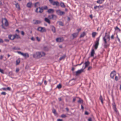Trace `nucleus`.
Returning <instances> with one entry per match:
<instances>
[{
	"mask_svg": "<svg viewBox=\"0 0 121 121\" xmlns=\"http://www.w3.org/2000/svg\"><path fill=\"white\" fill-rule=\"evenodd\" d=\"M108 34L107 32H106L105 35L103 37L104 46L105 48H107L109 46V44H108V42L110 40L109 32H108Z\"/></svg>",
	"mask_w": 121,
	"mask_h": 121,
	"instance_id": "obj_1",
	"label": "nucleus"
},
{
	"mask_svg": "<svg viewBox=\"0 0 121 121\" xmlns=\"http://www.w3.org/2000/svg\"><path fill=\"white\" fill-rule=\"evenodd\" d=\"M2 26L3 28L6 29V28L4 26H8L9 24L7 20L5 18L3 19L2 21Z\"/></svg>",
	"mask_w": 121,
	"mask_h": 121,
	"instance_id": "obj_2",
	"label": "nucleus"
},
{
	"mask_svg": "<svg viewBox=\"0 0 121 121\" xmlns=\"http://www.w3.org/2000/svg\"><path fill=\"white\" fill-rule=\"evenodd\" d=\"M37 57L40 58L42 56H44L45 55V53L43 52H38L36 53Z\"/></svg>",
	"mask_w": 121,
	"mask_h": 121,
	"instance_id": "obj_3",
	"label": "nucleus"
},
{
	"mask_svg": "<svg viewBox=\"0 0 121 121\" xmlns=\"http://www.w3.org/2000/svg\"><path fill=\"white\" fill-rule=\"evenodd\" d=\"M51 4L53 5H56L57 6H59V3L57 1H54L53 0H49Z\"/></svg>",
	"mask_w": 121,
	"mask_h": 121,
	"instance_id": "obj_4",
	"label": "nucleus"
},
{
	"mask_svg": "<svg viewBox=\"0 0 121 121\" xmlns=\"http://www.w3.org/2000/svg\"><path fill=\"white\" fill-rule=\"evenodd\" d=\"M99 37L96 39V40L95 42V44L94 45V47L95 49H97L98 46L99 45Z\"/></svg>",
	"mask_w": 121,
	"mask_h": 121,
	"instance_id": "obj_5",
	"label": "nucleus"
},
{
	"mask_svg": "<svg viewBox=\"0 0 121 121\" xmlns=\"http://www.w3.org/2000/svg\"><path fill=\"white\" fill-rule=\"evenodd\" d=\"M56 13L58 15L60 16H62L65 13L64 12L61 11L59 9L56 10Z\"/></svg>",
	"mask_w": 121,
	"mask_h": 121,
	"instance_id": "obj_6",
	"label": "nucleus"
},
{
	"mask_svg": "<svg viewBox=\"0 0 121 121\" xmlns=\"http://www.w3.org/2000/svg\"><path fill=\"white\" fill-rule=\"evenodd\" d=\"M35 12L37 13L39 12L40 13H42L43 12L42 10L41 9V7H39L37 8Z\"/></svg>",
	"mask_w": 121,
	"mask_h": 121,
	"instance_id": "obj_7",
	"label": "nucleus"
},
{
	"mask_svg": "<svg viewBox=\"0 0 121 121\" xmlns=\"http://www.w3.org/2000/svg\"><path fill=\"white\" fill-rule=\"evenodd\" d=\"M116 74V73L115 71H113L110 74L111 77L112 78H113L114 76Z\"/></svg>",
	"mask_w": 121,
	"mask_h": 121,
	"instance_id": "obj_8",
	"label": "nucleus"
},
{
	"mask_svg": "<svg viewBox=\"0 0 121 121\" xmlns=\"http://www.w3.org/2000/svg\"><path fill=\"white\" fill-rule=\"evenodd\" d=\"M84 69H80L77 71L76 73V75H78L79 74H80L81 73L83 72Z\"/></svg>",
	"mask_w": 121,
	"mask_h": 121,
	"instance_id": "obj_9",
	"label": "nucleus"
},
{
	"mask_svg": "<svg viewBox=\"0 0 121 121\" xmlns=\"http://www.w3.org/2000/svg\"><path fill=\"white\" fill-rule=\"evenodd\" d=\"M56 41L58 42H61L64 41V39L63 38H59L56 39Z\"/></svg>",
	"mask_w": 121,
	"mask_h": 121,
	"instance_id": "obj_10",
	"label": "nucleus"
},
{
	"mask_svg": "<svg viewBox=\"0 0 121 121\" xmlns=\"http://www.w3.org/2000/svg\"><path fill=\"white\" fill-rule=\"evenodd\" d=\"M50 27L51 29V30L53 32V33H55L56 32V29L55 27L54 26H50Z\"/></svg>",
	"mask_w": 121,
	"mask_h": 121,
	"instance_id": "obj_11",
	"label": "nucleus"
},
{
	"mask_svg": "<svg viewBox=\"0 0 121 121\" xmlns=\"http://www.w3.org/2000/svg\"><path fill=\"white\" fill-rule=\"evenodd\" d=\"M69 86H72L75 84V81H73L72 80L70 81L69 82Z\"/></svg>",
	"mask_w": 121,
	"mask_h": 121,
	"instance_id": "obj_12",
	"label": "nucleus"
},
{
	"mask_svg": "<svg viewBox=\"0 0 121 121\" xmlns=\"http://www.w3.org/2000/svg\"><path fill=\"white\" fill-rule=\"evenodd\" d=\"M47 12L48 13H53L54 12V10L53 9H49L48 10Z\"/></svg>",
	"mask_w": 121,
	"mask_h": 121,
	"instance_id": "obj_13",
	"label": "nucleus"
},
{
	"mask_svg": "<svg viewBox=\"0 0 121 121\" xmlns=\"http://www.w3.org/2000/svg\"><path fill=\"white\" fill-rule=\"evenodd\" d=\"M95 53V52L94 50L93 49H92L91 50V57H93L94 56V54Z\"/></svg>",
	"mask_w": 121,
	"mask_h": 121,
	"instance_id": "obj_14",
	"label": "nucleus"
},
{
	"mask_svg": "<svg viewBox=\"0 0 121 121\" xmlns=\"http://www.w3.org/2000/svg\"><path fill=\"white\" fill-rule=\"evenodd\" d=\"M22 56H24L25 58H28L29 57V54L27 53H23Z\"/></svg>",
	"mask_w": 121,
	"mask_h": 121,
	"instance_id": "obj_15",
	"label": "nucleus"
},
{
	"mask_svg": "<svg viewBox=\"0 0 121 121\" xmlns=\"http://www.w3.org/2000/svg\"><path fill=\"white\" fill-rule=\"evenodd\" d=\"M14 35H10L9 36V38L12 40H13L14 39Z\"/></svg>",
	"mask_w": 121,
	"mask_h": 121,
	"instance_id": "obj_16",
	"label": "nucleus"
},
{
	"mask_svg": "<svg viewBox=\"0 0 121 121\" xmlns=\"http://www.w3.org/2000/svg\"><path fill=\"white\" fill-rule=\"evenodd\" d=\"M48 7L46 6H45L43 7H41V9L43 11V10H47L48 9Z\"/></svg>",
	"mask_w": 121,
	"mask_h": 121,
	"instance_id": "obj_17",
	"label": "nucleus"
},
{
	"mask_svg": "<svg viewBox=\"0 0 121 121\" xmlns=\"http://www.w3.org/2000/svg\"><path fill=\"white\" fill-rule=\"evenodd\" d=\"M49 19L48 18L46 17L44 18L45 21L48 24H50V22Z\"/></svg>",
	"mask_w": 121,
	"mask_h": 121,
	"instance_id": "obj_18",
	"label": "nucleus"
},
{
	"mask_svg": "<svg viewBox=\"0 0 121 121\" xmlns=\"http://www.w3.org/2000/svg\"><path fill=\"white\" fill-rule=\"evenodd\" d=\"M85 67L84 68V69H85L87 66L90 64V63L89 61H87L85 62Z\"/></svg>",
	"mask_w": 121,
	"mask_h": 121,
	"instance_id": "obj_19",
	"label": "nucleus"
},
{
	"mask_svg": "<svg viewBox=\"0 0 121 121\" xmlns=\"http://www.w3.org/2000/svg\"><path fill=\"white\" fill-rule=\"evenodd\" d=\"M78 35V33H74L72 34V35L73 38L76 37Z\"/></svg>",
	"mask_w": 121,
	"mask_h": 121,
	"instance_id": "obj_20",
	"label": "nucleus"
},
{
	"mask_svg": "<svg viewBox=\"0 0 121 121\" xmlns=\"http://www.w3.org/2000/svg\"><path fill=\"white\" fill-rule=\"evenodd\" d=\"M14 37L15 38H17V39H19L20 38V37L17 34H15L14 35Z\"/></svg>",
	"mask_w": 121,
	"mask_h": 121,
	"instance_id": "obj_21",
	"label": "nucleus"
},
{
	"mask_svg": "<svg viewBox=\"0 0 121 121\" xmlns=\"http://www.w3.org/2000/svg\"><path fill=\"white\" fill-rule=\"evenodd\" d=\"M60 4V6L61 7L63 8H65V5L64 4V3L61 2Z\"/></svg>",
	"mask_w": 121,
	"mask_h": 121,
	"instance_id": "obj_22",
	"label": "nucleus"
},
{
	"mask_svg": "<svg viewBox=\"0 0 121 121\" xmlns=\"http://www.w3.org/2000/svg\"><path fill=\"white\" fill-rule=\"evenodd\" d=\"M104 0H99L97 1V3L99 4L102 3L104 1Z\"/></svg>",
	"mask_w": 121,
	"mask_h": 121,
	"instance_id": "obj_23",
	"label": "nucleus"
},
{
	"mask_svg": "<svg viewBox=\"0 0 121 121\" xmlns=\"http://www.w3.org/2000/svg\"><path fill=\"white\" fill-rule=\"evenodd\" d=\"M20 62V60L19 59H18L16 61V65H17L19 64Z\"/></svg>",
	"mask_w": 121,
	"mask_h": 121,
	"instance_id": "obj_24",
	"label": "nucleus"
},
{
	"mask_svg": "<svg viewBox=\"0 0 121 121\" xmlns=\"http://www.w3.org/2000/svg\"><path fill=\"white\" fill-rule=\"evenodd\" d=\"M97 33L96 32H93L92 34V36L93 37L95 38L96 34Z\"/></svg>",
	"mask_w": 121,
	"mask_h": 121,
	"instance_id": "obj_25",
	"label": "nucleus"
},
{
	"mask_svg": "<svg viewBox=\"0 0 121 121\" xmlns=\"http://www.w3.org/2000/svg\"><path fill=\"white\" fill-rule=\"evenodd\" d=\"M41 22L40 21L37 20L35 21V22H34V24H37L40 23H41Z\"/></svg>",
	"mask_w": 121,
	"mask_h": 121,
	"instance_id": "obj_26",
	"label": "nucleus"
},
{
	"mask_svg": "<svg viewBox=\"0 0 121 121\" xmlns=\"http://www.w3.org/2000/svg\"><path fill=\"white\" fill-rule=\"evenodd\" d=\"M27 5L28 7L30 8L32 5V3L30 2L29 3L27 4Z\"/></svg>",
	"mask_w": 121,
	"mask_h": 121,
	"instance_id": "obj_27",
	"label": "nucleus"
},
{
	"mask_svg": "<svg viewBox=\"0 0 121 121\" xmlns=\"http://www.w3.org/2000/svg\"><path fill=\"white\" fill-rule=\"evenodd\" d=\"M41 29L42 31V32H43L46 31V30L44 27H42Z\"/></svg>",
	"mask_w": 121,
	"mask_h": 121,
	"instance_id": "obj_28",
	"label": "nucleus"
},
{
	"mask_svg": "<svg viewBox=\"0 0 121 121\" xmlns=\"http://www.w3.org/2000/svg\"><path fill=\"white\" fill-rule=\"evenodd\" d=\"M65 57V55H64L61 57L59 59V60H62L64 59Z\"/></svg>",
	"mask_w": 121,
	"mask_h": 121,
	"instance_id": "obj_29",
	"label": "nucleus"
},
{
	"mask_svg": "<svg viewBox=\"0 0 121 121\" xmlns=\"http://www.w3.org/2000/svg\"><path fill=\"white\" fill-rule=\"evenodd\" d=\"M86 34L84 32H83L81 34L80 36V37L82 38Z\"/></svg>",
	"mask_w": 121,
	"mask_h": 121,
	"instance_id": "obj_30",
	"label": "nucleus"
},
{
	"mask_svg": "<svg viewBox=\"0 0 121 121\" xmlns=\"http://www.w3.org/2000/svg\"><path fill=\"white\" fill-rule=\"evenodd\" d=\"M15 6L18 9V10H19L20 9L19 5V4L17 3L16 4H15Z\"/></svg>",
	"mask_w": 121,
	"mask_h": 121,
	"instance_id": "obj_31",
	"label": "nucleus"
},
{
	"mask_svg": "<svg viewBox=\"0 0 121 121\" xmlns=\"http://www.w3.org/2000/svg\"><path fill=\"white\" fill-rule=\"evenodd\" d=\"M103 6H96L94 7V9H96L97 8L100 9L101 8L103 7Z\"/></svg>",
	"mask_w": 121,
	"mask_h": 121,
	"instance_id": "obj_32",
	"label": "nucleus"
},
{
	"mask_svg": "<svg viewBox=\"0 0 121 121\" xmlns=\"http://www.w3.org/2000/svg\"><path fill=\"white\" fill-rule=\"evenodd\" d=\"M41 27H38L37 28L38 30L41 32H42Z\"/></svg>",
	"mask_w": 121,
	"mask_h": 121,
	"instance_id": "obj_33",
	"label": "nucleus"
},
{
	"mask_svg": "<svg viewBox=\"0 0 121 121\" xmlns=\"http://www.w3.org/2000/svg\"><path fill=\"white\" fill-rule=\"evenodd\" d=\"M99 99L101 101L102 104L103 103V98L101 95H100L99 97Z\"/></svg>",
	"mask_w": 121,
	"mask_h": 121,
	"instance_id": "obj_34",
	"label": "nucleus"
},
{
	"mask_svg": "<svg viewBox=\"0 0 121 121\" xmlns=\"http://www.w3.org/2000/svg\"><path fill=\"white\" fill-rule=\"evenodd\" d=\"M49 19H52L53 18V16H52V15H49L48 16V18Z\"/></svg>",
	"mask_w": 121,
	"mask_h": 121,
	"instance_id": "obj_35",
	"label": "nucleus"
},
{
	"mask_svg": "<svg viewBox=\"0 0 121 121\" xmlns=\"http://www.w3.org/2000/svg\"><path fill=\"white\" fill-rule=\"evenodd\" d=\"M61 87H62V86H61V84H59L57 86V88L59 89H60V88H61Z\"/></svg>",
	"mask_w": 121,
	"mask_h": 121,
	"instance_id": "obj_36",
	"label": "nucleus"
},
{
	"mask_svg": "<svg viewBox=\"0 0 121 121\" xmlns=\"http://www.w3.org/2000/svg\"><path fill=\"white\" fill-rule=\"evenodd\" d=\"M78 102V103H83V100L82 99H80Z\"/></svg>",
	"mask_w": 121,
	"mask_h": 121,
	"instance_id": "obj_37",
	"label": "nucleus"
},
{
	"mask_svg": "<svg viewBox=\"0 0 121 121\" xmlns=\"http://www.w3.org/2000/svg\"><path fill=\"white\" fill-rule=\"evenodd\" d=\"M13 75V73L12 72H9V76H11Z\"/></svg>",
	"mask_w": 121,
	"mask_h": 121,
	"instance_id": "obj_38",
	"label": "nucleus"
},
{
	"mask_svg": "<svg viewBox=\"0 0 121 121\" xmlns=\"http://www.w3.org/2000/svg\"><path fill=\"white\" fill-rule=\"evenodd\" d=\"M61 117L62 118H64L66 117V116L65 115L63 114L61 115Z\"/></svg>",
	"mask_w": 121,
	"mask_h": 121,
	"instance_id": "obj_39",
	"label": "nucleus"
},
{
	"mask_svg": "<svg viewBox=\"0 0 121 121\" xmlns=\"http://www.w3.org/2000/svg\"><path fill=\"white\" fill-rule=\"evenodd\" d=\"M53 16V18L52 19H53L54 18H56L57 17V16L54 15L52 14Z\"/></svg>",
	"mask_w": 121,
	"mask_h": 121,
	"instance_id": "obj_40",
	"label": "nucleus"
},
{
	"mask_svg": "<svg viewBox=\"0 0 121 121\" xmlns=\"http://www.w3.org/2000/svg\"><path fill=\"white\" fill-rule=\"evenodd\" d=\"M115 29L116 30H118L119 31H121V30L117 26L116 27Z\"/></svg>",
	"mask_w": 121,
	"mask_h": 121,
	"instance_id": "obj_41",
	"label": "nucleus"
},
{
	"mask_svg": "<svg viewBox=\"0 0 121 121\" xmlns=\"http://www.w3.org/2000/svg\"><path fill=\"white\" fill-rule=\"evenodd\" d=\"M17 52L19 54H20L22 56L23 53L22 52H21L20 51H18Z\"/></svg>",
	"mask_w": 121,
	"mask_h": 121,
	"instance_id": "obj_42",
	"label": "nucleus"
},
{
	"mask_svg": "<svg viewBox=\"0 0 121 121\" xmlns=\"http://www.w3.org/2000/svg\"><path fill=\"white\" fill-rule=\"evenodd\" d=\"M52 112L54 114H56V110L55 109L52 110Z\"/></svg>",
	"mask_w": 121,
	"mask_h": 121,
	"instance_id": "obj_43",
	"label": "nucleus"
},
{
	"mask_svg": "<svg viewBox=\"0 0 121 121\" xmlns=\"http://www.w3.org/2000/svg\"><path fill=\"white\" fill-rule=\"evenodd\" d=\"M44 49L45 50L47 51H48V49L47 47H45L44 48Z\"/></svg>",
	"mask_w": 121,
	"mask_h": 121,
	"instance_id": "obj_44",
	"label": "nucleus"
},
{
	"mask_svg": "<svg viewBox=\"0 0 121 121\" xmlns=\"http://www.w3.org/2000/svg\"><path fill=\"white\" fill-rule=\"evenodd\" d=\"M0 72L2 73H4L3 70L0 68Z\"/></svg>",
	"mask_w": 121,
	"mask_h": 121,
	"instance_id": "obj_45",
	"label": "nucleus"
},
{
	"mask_svg": "<svg viewBox=\"0 0 121 121\" xmlns=\"http://www.w3.org/2000/svg\"><path fill=\"white\" fill-rule=\"evenodd\" d=\"M19 70V68H16V71L17 73L18 72Z\"/></svg>",
	"mask_w": 121,
	"mask_h": 121,
	"instance_id": "obj_46",
	"label": "nucleus"
},
{
	"mask_svg": "<svg viewBox=\"0 0 121 121\" xmlns=\"http://www.w3.org/2000/svg\"><path fill=\"white\" fill-rule=\"evenodd\" d=\"M76 100V99L75 97H73V102L74 103L75 102V101Z\"/></svg>",
	"mask_w": 121,
	"mask_h": 121,
	"instance_id": "obj_47",
	"label": "nucleus"
},
{
	"mask_svg": "<svg viewBox=\"0 0 121 121\" xmlns=\"http://www.w3.org/2000/svg\"><path fill=\"white\" fill-rule=\"evenodd\" d=\"M6 94V93H5V92H2L1 93V94L4 95H5Z\"/></svg>",
	"mask_w": 121,
	"mask_h": 121,
	"instance_id": "obj_48",
	"label": "nucleus"
},
{
	"mask_svg": "<svg viewBox=\"0 0 121 121\" xmlns=\"http://www.w3.org/2000/svg\"><path fill=\"white\" fill-rule=\"evenodd\" d=\"M43 79L42 80V82H39L38 83V84H39V85H41L42 84L43 82Z\"/></svg>",
	"mask_w": 121,
	"mask_h": 121,
	"instance_id": "obj_49",
	"label": "nucleus"
},
{
	"mask_svg": "<svg viewBox=\"0 0 121 121\" xmlns=\"http://www.w3.org/2000/svg\"><path fill=\"white\" fill-rule=\"evenodd\" d=\"M59 24L61 26L63 25V23L61 22H59Z\"/></svg>",
	"mask_w": 121,
	"mask_h": 121,
	"instance_id": "obj_50",
	"label": "nucleus"
},
{
	"mask_svg": "<svg viewBox=\"0 0 121 121\" xmlns=\"http://www.w3.org/2000/svg\"><path fill=\"white\" fill-rule=\"evenodd\" d=\"M113 107L114 108L116 109V106L115 103H114L113 104Z\"/></svg>",
	"mask_w": 121,
	"mask_h": 121,
	"instance_id": "obj_51",
	"label": "nucleus"
},
{
	"mask_svg": "<svg viewBox=\"0 0 121 121\" xmlns=\"http://www.w3.org/2000/svg\"><path fill=\"white\" fill-rule=\"evenodd\" d=\"M85 115H88L89 114V113L87 111H85Z\"/></svg>",
	"mask_w": 121,
	"mask_h": 121,
	"instance_id": "obj_52",
	"label": "nucleus"
},
{
	"mask_svg": "<svg viewBox=\"0 0 121 121\" xmlns=\"http://www.w3.org/2000/svg\"><path fill=\"white\" fill-rule=\"evenodd\" d=\"M6 90L10 91L11 90V88L9 87H8L6 88Z\"/></svg>",
	"mask_w": 121,
	"mask_h": 121,
	"instance_id": "obj_53",
	"label": "nucleus"
},
{
	"mask_svg": "<svg viewBox=\"0 0 121 121\" xmlns=\"http://www.w3.org/2000/svg\"><path fill=\"white\" fill-rule=\"evenodd\" d=\"M3 41L1 39H0V43H3Z\"/></svg>",
	"mask_w": 121,
	"mask_h": 121,
	"instance_id": "obj_54",
	"label": "nucleus"
},
{
	"mask_svg": "<svg viewBox=\"0 0 121 121\" xmlns=\"http://www.w3.org/2000/svg\"><path fill=\"white\" fill-rule=\"evenodd\" d=\"M111 38L113 39L114 38V35H112V36H111Z\"/></svg>",
	"mask_w": 121,
	"mask_h": 121,
	"instance_id": "obj_55",
	"label": "nucleus"
},
{
	"mask_svg": "<svg viewBox=\"0 0 121 121\" xmlns=\"http://www.w3.org/2000/svg\"><path fill=\"white\" fill-rule=\"evenodd\" d=\"M88 121H92V119L91 118H89L88 120Z\"/></svg>",
	"mask_w": 121,
	"mask_h": 121,
	"instance_id": "obj_56",
	"label": "nucleus"
},
{
	"mask_svg": "<svg viewBox=\"0 0 121 121\" xmlns=\"http://www.w3.org/2000/svg\"><path fill=\"white\" fill-rule=\"evenodd\" d=\"M115 79L116 81H117L118 80V78L117 76H115Z\"/></svg>",
	"mask_w": 121,
	"mask_h": 121,
	"instance_id": "obj_57",
	"label": "nucleus"
},
{
	"mask_svg": "<svg viewBox=\"0 0 121 121\" xmlns=\"http://www.w3.org/2000/svg\"><path fill=\"white\" fill-rule=\"evenodd\" d=\"M21 34L23 35H24V33L23 31H21Z\"/></svg>",
	"mask_w": 121,
	"mask_h": 121,
	"instance_id": "obj_58",
	"label": "nucleus"
},
{
	"mask_svg": "<svg viewBox=\"0 0 121 121\" xmlns=\"http://www.w3.org/2000/svg\"><path fill=\"white\" fill-rule=\"evenodd\" d=\"M36 39L38 41H39L40 40V39L38 37H37L36 38Z\"/></svg>",
	"mask_w": 121,
	"mask_h": 121,
	"instance_id": "obj_59",
	"label": "nucleus"
},
{
	"mask_svg": "<svg viewBox=\"0 0 121 121\" xmlns=\"http://www.w3.org/2000/svg\"><path fill=\"white\" fill-rule=\"evenodd\" d=\"M3 57V56L1 55L0 57V59L1 60H2Z\"/></svg>",
	"mask_w": 121,
	"mask_h": 121,
	"instance_id": "obj_60",
	"label": "nucleus"
},
{
	"mask_svg": "<svg viewBox=\"0 0 121 121\" xmlns=\"http://www.w3.org/2000/svg\"><path fill=\"white\" fill-rule=\"evenodd\" d=\"M63 120L60 119H58L57 120V121H62Z\"/></svg>",
	"mask_w": 121,
	"mask_h": 121,
	"instance_id": "obj_61",
	"label": "nucleus"
},
{
	"mask_svg": "<svg viewBox=\"0 0 121 121\" xmlns=\"http://www.w3.org/2000/svg\"><path fill=\"white\" fill-rule=\"evenodd\" d=\"M31 40H33V41L35 40V39H34L33 37H32V38H31Z\"/></svg>",
	"mask_w": 121,
	"mask_h": 121,
	"instance_id": "obj_62",
	"label": "nucleus"
},
{
	"mask_svg": "<svg viewBox=\"0 0 121 121\" xmlns=\"http://www.w3.org/2000/svg\"><path fill=\"white\" fill-rule=\"evenodd\" d=\"M91 68H92V67H89L88 69V70H89L90 69H91Z\"/></svg>",
	"mask_w": 121,
	"mask_h": 121,
	"instance_id": "obj_63",
	"label": "nucleus"
},
{
	"mask_svg": "<svg viewBox=\"0 0 121 121\" xmlns=\"http://www.w3.org/2000/svg\"><path fill=\"white\" fill-rule=\"evenodd\" d=\"M38 2H37V3H35V7H36V5H37V4H38Z\"/></svg>",
	"mask_w": 121,
	"mask_h": 121,
	"instance_id": "obj_64",
	"label": "nucleus"
}]
</instances>
